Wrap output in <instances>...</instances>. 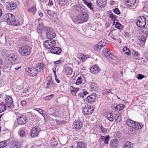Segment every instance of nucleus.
Returning a JSON list of instances; mask_svg holds the SVG:
<instances>
[{"label":"nucleus","mask_w":148,"mask_h":148,"mask_svg":"<svg viewBox=\"0 0 148 148\" xmlns=\"http://www.w3.org/2000/svg\"><path fill=\"white\" fill-rule=\"evenodd\" d=\"M32 48L30 46L24 45L21 46L18 48V53L22 56L27 57L30 55L31 53Z\"/></svg>","instance_id":"1"},{"label":"nucleus","mask_w":148,"mask_h":148,"mask_svg":"<svg viewBox=\"0 0 148 148\" xmlns=\"http://www.w3.org/2000/svg\"><path fill=\"white\" fill-rule=\"evenodd\" d=\"M88 19V15L86 12H83L80 13L77 16V23H82L86 22Z\"/></svg>","instance_id":"2"},{"label":"nucleus","mask_w":148,"mask_h":148,"mask_svg":"<svg viewBox=\"0 0 148 148\" xmlns=\"http://www.w3.org/2000/svg\"><path fill=\"white\" fill-rule=\"evenodd\" d=\"M103 53L106 57L111 62L115 63L116 61V58L112 53L108 51V49L103 50Z\"/></svg>","instance_id":"3"},{"label":"nucleus","mask_w":148,"mask_h":148,"mask_svg":"<svg viewBox=\"0 0 148 148\" xmlns=\"http://www.w3.org/2000/svg\"><path fill=\"white\" fill-rule=\"evenodd\" d=\"M3 20L8 25H12L14 23V16L11 14H7L4 15Z\"/></svg>","instance_id":"4"},{"label":"nucleus","mask_w":148,"mask_h":148,"mask_svg":"<svg viewBox=\"0 0 148 148\" xmlns=\"http://www.w3.org/2000/svg\"><path fill=\"white\" fill-rule=\"evenodd\" d=\"M45 32L46 34L47 37L48 39H51L56 36V34L54 30L51 27H46L45 29Z\"/></svg>","instance_id":"5"},{"label":"nucleus","mask_w":148,"mask_h":148,"mask_svg":"<svg viewBox=\"0 0 148 148\" xmlns=\"http://www.w3.org/2000/svg\"><path fill=\"white\" fill-rule=\"evenodd\" d=\"M7 60L9 64H15L18 61L17 56L15 53H10L8 56Z\"/></svg>","instance_id":"6"},{"label":"nucleus","mask_w":148,"mask_h":148,"mask_svg":"<svg viewBox=\"0 0 148 148\" xmlns=\"http://www.w3.org/2000/svg\"><path fill=\"white\" fill-rule=\"evenodd\" d=\"M56 45V41L54 40L50 39L46 40L44 42V47L47 49H51Z\"/></svg>","instance_id":"7"},{"label":"nucleus","mask_w":148,"mask_h":148,"mask_svg":"<svg viewBox=\"0 0 148 148\" xmlns=\"http://www.w3.org/2000/svg\"><path fill=\"white\" fill-rule=\"evenodd\" d=\"M146 20L145 18L143 16H140L137 20L136 23L139 27H145L146 24Z\"/></svg>","instance_id":"8"},{"label":"nucleus","mask_w":148,"mask_h":148,"mask_svg":"<svg viewBox=\"0 0 148 148\" xmlns=\"http://www.w3.org/2000/svg\"><path fill=\"white\" fill-rule=\"evenodd\" d=\"M27 118L25 115H21L18 116L17 119V122L19 125H23L27 123Z\"/></svg>","instance_id":"9"},{"label":"nucleus","mask_w":148,"mask_h":148,"mask_svg":"<svg viewBox=\"0 0 148 148\" xmlns=\"http://www.w3.org/2000/svg\"><path fill=\"white\" fill-rule=\"evenodd\" d=\"M73 129L76 130H78L82 127L83 123L79 120L76 121L73 123Z\"/></svg>","instance_id":"10"},{"label":"nucleus","mask_w":148,"mask_h":148,"mask_svg":"<svg viewBox=\"0 0 148 148\" xmlns=\"http://www.w3.org/2000/svg\"><path fill=\"white\" fill-rule=\"evenodd\" d=\"M40 131V129L38 126L33 127L31 131V136L33 137L37 136Z\"/></svg>","instance_id":"11"},{"label":"nucleus","mask_w":148,"mask_h":148,"mask_svg":"<svg viewBox=\"0 0 148 148\" xmlns=\"http://www.w3.org/2000/svg\"><path fill=\"white\" fill-rule=\"evenodd\" d=\"M83 111L85 114L90 115L93 112L94 110L93 107H91L89 105H86L84 107Z\"/></svg>","instance_id":"12"},{"label":"nucleus","mask_w":148,"mask_h":148,"mask_svg":"<svg viewBox=\"0 0 148 148\" xmlns=\"http://www.w3.org/2000/svg\"><path fill=\"white\" fill-rule=\"evenodd\" d=\"M5 102L8 105V107L12 108L13 107L14 104L12 98L10 96H8L5 99Z\"/></svg>","instance_id":"13"},{"label":"nucleus","mask_w":148,"mask_h":148,"mask_svg":"<svg viewBox=\"0 0 148 148\" xmlns=\"http://www.w3.org/2000/svg\"><path fill=\"white\" fill-rule=\"evenodd\" d=\"M27 71L30 76L34 77L36 76L38 73V70L33 67L28 68Z\"/></svg>","instance_id":"14"},{"label":"nucleus","mask_w":148,"mask_h":148,"mask_svg":"<svg viewBox=\"0 0 148 148\" xmlns=\"http://www.w3.org/2000/svg\"><path fill=\"white\" fill-rule=\"evenodd\" d=\"M96 97V94L93 93L87 96L86 99V101L89 103H92L95 101Z\"/></svg>","instance_id":"15"},{"label":"nucleus","mask_w":148,"mask_h":148,"mask_svg":"<svg viewBox=\"0 0 148 148\" xmlns=\"http://www.w3.org/2000/svg\"><path fill=\"white\" fill-rule=\"evenodd\" d=\"M105 42V40L100 41L95 47V49L97 51L100 50L106 45L107 43Z\"/></svg>","instance_id":"16"},{"label":"nucleus","mask_w":148,"mask_h":148,"mask_svg":"<svg viewBox=\"0 0 148 148\" xmlns=\"http://www.w3.org/2000/svg\"><path fill=\"white\" fill-rule=\"evenodd\" d=\"M90 71L92 73L96 74L98 73L100 69L97 65H95L90 68Z\"/></svg>","instance_id":"17"},{"label":"nucleus","mask_w":148,"mask_h":148,"mask_svg":"<svg viewBox=\"0 0 148 148\" xmlns=\"http://www.w3.org/2000/svg\"><path fill=\"white\" fill-rule=\"evenodd\" d=\"M124 104H121L118 105L114 104L112 107V109L114 110L120 111L124 109Z\"/></svg>","instance_id":"18"},{"label":"nucleus","mask_w":148,"mask_h":148,"mask_svg":"<svg viewBox=\"0 0 148 148\" xmlns=\"http://www.w3.org/2000/svg\"><path fill=\"white\" fill-rule=\"evenodd\" d=\"M136 3V0H125L126 6L128 8L133 7Z\"/></svg>","instance_id":"19"},{"label":"nucleus","mask_w":148,"mask_h":148,"mask_svg":"<svg viewBox=\"0 0 148 148\" xmlns=\"http://www.w3.org/2000/svg\"><path fill=\"white\" fill-rule=\"evenodd\" d=\"M62 50L59 47H55L52 48L50 50V52L55 54H59L61 53Z\"/></svg>","instance_id":"20"},{"label":"nucleus","mask_w":148,"mask_h":148,"mask_svg":"<svg viewBox=\"0 0 148 148\" xmlns=\"http://www.w3.org/2000/svg\"><path fill=\"white\" fill-rule=\"evenodd\" d=\"M97 4L100 7H104L107 3V0H97Z\"/></svg>","instance_id":"21"},{"label":"nucleus","mask_w":148,"mask_h":148,"mask_svg":"<svg viewBox=\"0 0 148 148\" xmlns=\"http://www.w3.org/2000/svg\"><path fill=\"white\" fill-rule=\"evenodd\" d=\"M64 71L66 74L68 75H70L72 74L73 71L72 69L68 66H65Z\"/></svg>","instance_id":"22"},{"label":"nucleus","mask_w":148,"mask_h":148,"mask_svg":"<svg viewBox=\"0 0 148 148\" xmlns=\"http://www.w3.org/2000/svg\"><path fill=\"white\" fill-rule=\"evenodd\" d=\"M17 7V5L14 3L10 2L9 3L7 9L9 10H12L15 9Z\"/></svg>","instance_id":"23"},{"label":"nucleus","mask_w":148,"mask_h":148,"mask_svg":"<svg viewBox=\"0 0 148 148\" xmlns=\"http://www.w3.org/2000/svg\"><path fill=\"white\" fill-rule=\"evenodd\" d=\"M47 13L48 15L50 17L53 19V18H55V17L56 18L57 16V14L54 13L53 11L52 10H47Z\"/></svg>","instance_id":"24"},{"label":"nucleus","mask_w":148,"mask_h":148,"mask_svg":"<svg viewBox=\"0 0 148 148\" xmlns=\"http://www.w3.org/2000/svg\"><path fill=\"white\" fill-rule=\"evenodd\" d=\"M98 86L97 84L94 82L91 83L90 86V90L91 91H97L98 89Z\"/></svg>","instance_id":"25"},{"label":"nucleus","mask_w":148,"mask_h":148,"mask_svg":"<svg viewBox=\"0 0 148 148\" xmlns=\"http://www.w3.org/2000/svg\"><path fill=\"white\" fill-rule=\"evenodd\" d=\"M46 28V27H44L43 24H39L37 27V29L36 30L37 32L39 33H41L42 31L44 29L45 31V29Z\"/></svg>","instance_id":"26"},{"label":"nucleus","mask_w":148,"mask_h":148,"mask_svg":"<svg viewBox=\"0 0 148 148\" xmlns=\"http://www.w3.org/2000/svg\"><path fill=\"white\" fill-rule=\"evenodd\" d=\"M6 106L4 102L0 103V113L5 111L6 109Z\"/></svg>","instance_id":"27"},{"label":"nucleus","mask_w":148,"mask_h":148,"mask_svg":"<svg viewBox=\"0 0 148 148\" xmlns=\"http://www.w3.org/2000/svg\"><path fill=\"white\" fill-rule=\"evenodd\" d=\"M12 148H21L22 144L16 141H14L12 143Z\"/></svg>","instance_id":"28"},{"label":"nucleus","mask_w":148,"mask_h":148,"mask_svg":"<svg viewBox=\"0 0 148 148\" xmlns=\"http://www.w3.org/2000/svg\"><path fill=\"white\" fill-rule=\"evenodd\" d=\"M146 39L145 36L144 35H142L141 36L140 38L139 39V42L141 46L144 45L145 43Z\"/></svg>","instance_id":"29"},{"label":"nucleus","mask_w":148,"mask_h":148,"mask_svg":"<svg viewBox=\"0 0 148 148\" xmlns=\"http://www.w3.org/2000/svg\"><path fill=\"white\" fill-rule=\"evenodd\" d=\"M110 137L109 136H101L100 139L101 140L103 141L104 140V143L105 144H108V142L109 140Z\"/></svg>","instance_id":"30"},{"label":"nucleus","mask_w":148,"mask_h":148,"mask_svg":"<svg viewBox=\"0 0 148 148\" xmlns=\"http://www.w3.org/2000/svg\"><path fill=\"white\" fill-rule=\"evenodd\" d=\"M123 148H134L133 144L130 142H127L124 144Z\"/></svg>","instance_id":"31"},{"label":"nucleus","mask_w":148,"mask_h":148,"mask_svg":"<svg viewBox=\"0 0 148 148\" xmlns=\"http://www.w3.org/2000/svg\"><path fill=\"white\" fill-rule=\"evenodd\" d=\"M86 144L83 142H78L77 143V146L76 148H86Z\"/></svg>","instance_id":"32"},{"label":"nucleus","mask_w":148,"mask_h":148,"mask_svg":"<svg viewBox=\"0 0 148 148\" xmlns=\"http://www.w3.org/2000/svg\"><path fill=\"white\" fill-rule=\"evenodd\" d=\"M84 4L89 8L90 10H92L93 8V5L91 2H89L86 0H84Z\"/></svg>","instance_id":"33"},{"label":"nucleus","mask_w":148,"mask_h":148,"mask_svg":"<svg viewBox=\"0 0 148 148\" xmlns=\"http://www.w3.org/2000/svg\"><path fill=\"white\" fill-rule=\"evenodd\" d=\"M135 121H134L130 119L127 120L126 121V124L130 127H134Z\"/></svg>","instance_id":"34"},{"label":"nucleus","mask_w":148,"mask_h":148,"mask_svg":"<svg viewBox=\"0 0 148 148\" xmlns=\"http://www.w3.org/2000/svg\"><path fill=\"white\" fill-rule=\"evenodd\" d=\"M143 126L142 124L135 122L134 127L136 130L141 129Z\"/></svg>","instance_id":"35"},{"label":"nucleus","mask_w":148,"mask_h":148,"mask_svg":"<svg viewBox=\"0 0 148 148\" xmlns=\"http://www.w3.org/2000/svg\"><path fill=\"white\" fill-rule=\"evenodd\" d=\"M27 131L25 129H21L19 132V135L21 137H25L26 136Z\"/></svg>","instance_id":"36"},{"label":"nucleus","mask_w":148,"mask_h":148,"mask_svg":"<svg viewBox=\"0 0 148 148\" xmlns=\"http://www.w3.org/2000/svg\"><path fill=\"white\" fill-rule=\"evenodd\" d=\"M57 3L60 5L64 6L67 3L66 0H58Z\"/></svg>","instance_id":"37"},{"label":"nucleus","mask_w":148,"mask_h":148,"mask_svg":"<svg viewBox=\"0 0 148 148\" xmlns=\"http://www.w3.org/2000/svg\"><path fill=\"white\" fill-rule=\"evenodd\" d=\"M44 66V64L42 63H40L39 64H38L36 66V70L38 71H40L43 70Z\"/></svg>","instance_id":"38"},{"label":"nucleus","mask_w":148,"mask_h":148,"mask_svg":"<svg viewBox=\"0 0 148 148\" xmlns=\"http://www.w3.org/2000/svg\"><path fill=\"white\" fill-rule=\"evenodd\" d=\"M99 128L101 132L104 133H106L108 132V129L104 128L101 125H99Z\"/></svg>","instance_id":"39"},{"label":"nucleus","mask_w":148,"mask_h":148,"mask_svg":"<svg viewBox=\"0 0 148 148\" xmlns=\"http://www.w3.org/2000/svg\"><path fill=\"white\" fill-rule=\"evenodd\" d=\"M107 119L110 121H112L113 120V115L112 113H109L107 114L106 116Z\"/></svg>","instance_id":"40"},{"label":"nucleus","mask_w":148,"mask_h":148,"mask_svg":"<svg viewBox=\"0 0 148 148\" xmlns=\"http://www.w3.org/2000/svg\"><path fill=\"white\" fill-rule=\"evenodd\" d=\"M53 84V83H45L44 86L46 89L50 88Z\"/></svg>","instance_id":"41"},{"label":"nucleus","mask_w":148,"mask_h":148,"mask_svg":"<svg viewBox=\"0 0 148 148\" xmlns=\"http://www.w3.org/2000/svg\"><path fill=\"white\" fill-rule=\"evenodd\" d=\"M36 11V8L35 6H33L28 10L29 12L33 14H34L35 13Z\"/></svg>","instance_id":"42"},{"label":"nucleus","mask_w":148,"mask_h":148,"mask_svg":"<svg viewBox=\"0 0 148 148\" xmlns=\"http://www.w3.org/2000/svg\"><path fill=\"white\" fill-rule=\"evenodd\" d=\"M78 58L82 62H84L86 60L87 58L84 55L81 54L79 57Z\"/></svg>","instance_id":"43"},{"label":"nucleus","mask_w":148,"mask_h":148,"mask_svg":"<svg viewBox=\"0 0 148 148\" xmlns=\"http://www.w3.org/2000/svg\"><path fill=\"white\" fill-rule=\"evenodd\" d=\"M50 145L52 147H55L58 145V142L56 141L51 140L50 141Z\"/></svg>","instance_id":"44"},{"label":"nucleus","mask_w":148,"mask_h":148,"mask_svg":"<svg viewBox=\"0 0 148 148\" xmlns=\"http://www.w3.org/2000/svg\"><path fill=\"white\" fill-rule=\"evenodd\" d=\"M115 119L117 122H119L121 120V117L120 115L118 114L115 115Z\"/></svg>","instance_id":"45"},{"label":"nucleus","mask_w":148,"mask_h":148,"mask_svg":"<svg viewBox=\"0 0 148 148\" xmlns=\"http://www.w3.org/2000/svg\"><path fill=\"white\" fill-rule=\"evenodd\" d=\"M7 145V143L5 141H3L0 142V148H2L6 147Z\"/></svg>","instance_id":"46"},{"label":"nucleus","mask_w":148,"mask_h":148,"mask_svg":"<svg viewBox=\"0 0 148 148\" xmlns=\"http://www.w3.org/2000/svg\"><path fill=\"white\" fill-rule=\"evenodd\" d=\"M110 17L113 21L116 20L117 18V16L113 14H110Z\"/></svg>","instance_id":"47"},{"label":"nucleus","mask_w":148,"mask_h":148,"mask_svg":"<svg viewBox=\"0 0 148 148\" xmlns=\"http://www.w3.org/2000/svg\"><path fill=\"white\" fill-rule=\"evenodd\" d=\"M54 96V95L53 94H52L46 96V97L44 98V99L46 100H49L51 99Z\"/></svg>","instance_id":"48"},{"label":"nucleus","mask_w":148,"mask_h":148,"mask_svg":"<svg viewBox=\"0 0 148 148\" xmlns=\"http://www.w3.org/2000/svg\"><path fill=\"white\" fill-rule=\"evenodd\" d=\"M79 88H74V89L71 90V92L72 94L74 95H75L77 91L79 90Z\"/></svg>","instance_id":"49"},{"label":"nucleus","mask_w":148,"mask_h":148,"mask_svg":"<svg viewBox=\"0 0 148 148\" xmlns=\"http://www.w3.org/2000/svg\"><path fill=\"white\" fill-rule=\"evenodd\" d=\"M110 93H112L110 89H106L103 92V95L108 94Z\"/></svg>","instance_id":"50"},{"label":"nucleus","mask_w":148,"mask_h":148,"mask_svg":"<svg viewBox=\"0 0 148 148\" xmlns=\"http://www.w3.org/2000/svg\"><path fill=\"white\" fill-rule=\"evenodd\" d=\"M145 77V76L144 75L140 74H139L137 76L136 78L138 79H142Z\"/></svg>","instance_id":"51"},{"label":"nucleus","mask_w":148,"mask_h":148,"mask_svg":"<svg viewBox=\"0 0 148 148\" xmlns=\"http://www.w3.org/2000/svg\"><path fill=\"white\" fill-rule=\"evenodd\" d=\"M113 79L116 81H117L119 79V77L116 73H114L113 77Z\"/></svg>","instance_id":"52"},{"label":"nucleus","mask_w":148,"mask_h":148,"mask_svg":"<svg viewBox=\"0 0 148 148\" xmlns=\"http://www.w3.org/2000/svg\"><path fill=\"white\" fill-rule=\"evenodd\" d=\"M46 83H53V81L52 80L51 77L50 76H48L46 79Z\"/></svg>","instance_id":"53"},{"label":"nucleus","mask_w":148,"mask_h":148,"mask_svg":"<svg viewBox=\"0 0 148 148\" xmlns=\"http://www.w3.org/2000/svg\"><path fill=\"white\" fill-rule=\"evenodd\" d=\"M82 83V79L81 77H79L77 79L76 82V84L77 85H79Z\"/></svg>","instance_id":"54"},{"label":"nucleus","mask_w":148,"mask_h":148,"mask_svg":"<svg viewBox=\"0 0 148 148\" xmlns=\"http://www.w3.org/2000/svg\"><path fill=\"white\" fill-rule=\"evenodd\" d=\"M114 12L117 15H119L120 14V12L118 8H115L114 9Z\"/></svg>","instance_id":"55"},{"label":"nucleus","mask_w":148,"mask_h":148,"mask_svg":"<svg viewBox=\"0 0 148 148\" xmlns=\"http://www.w3.org/2000/svg\"><path fill=\"white\" fill-rule=\"evenodd\" d=\"M115 26L117 29H120L121 27V25L119 23L116 22L115 24Z\"/></svg>","instance_id":"56"},{"label":"nucleus","mask_w":148,"mask_h":148,"mask_svg":"<svg viewBox=\"0 0 148 148\" xmlns=\"http://www.w3.org/2000/svg\"><path fill=\"white\" fill-rule=\"evenodd\" d=\"M136 129H135L134 127H131L130 128L129 130L131 132V134H134L135 133Z\"/></svg>","instance_id":"57"},{"label":"nucleus","mask_w":148,"mask_h":148,"mask_svg":"<svg viewBox=\"0 0 148 148\" xmlns=\"http://www.w3.org/2000/svg\"><path fill=\"white\" fill-rule=\"evenodd\" d=\"M55 65L56 66H58L59 65L61 64V61L59 60L54 62Z\"/></svg>","instance_id":"58"},{"label":"nucleus","mask_w":148,"mask_h":148,"mask_svg":"<svg viewBox=\"0 0 148 148\" xmlns=\"http://www.w3.org/2000/svg\"><path fill=\"white\" fill-rule=\"evenodd\" d=\"M132 53L134 56H137L138 55V52L137 51L134 50L132 51Z\"/></svg>","instance_id":"59"},{"label":"nucleus","mask_w":148,"mask_h":148,"mask_svg":"<svg viewBox=\"0 0 148 148\" xmlns=\"http://www.w3.org/2000/svg\"><path fill=\"white\" fill-rule=\"evenodd\" d=\"M14 23L12 25L14 26L18 25L20 24L19 21H15V19L14 20Z\"/></svg>","instance_id":"60"},{"label":"nucleus","mask_w":148,"mask_h":148,"mask_svg":"<svg viewBox=\"0 0 148 148\" xmlns=\"http://www.w3.org/2000/svg\"><path fill=\"white\" fill-rule=\"evenodd\" d=\"M43 112L44 111L42 109H40L38 112L44 116H45V114L43 113Z\"/></svg>","instance_id":"61"},{"label":"nucleus","mask_w":148,"mask_h":148,"mask_svg":"<svg viewBox=\"0 0 148 148\" xmlns=\"http://www.w3.org/2000/svg\"><path fill=\"white\" fill-rule=\"evenodd\" d=\"M84 94H83V92L79 93L78 95V96H79V97H80L81 98H82L84 97Z\"/></svg>","instance_id":"62"},{"label":"nucleus","mask_w":148,"mask_h":148,"mask_svg":"<svg viewBox=\"0 0 148 148\" xmlns=\"http://www.w3.org/2000/svg\"><path fill=\"white\" fill-rule=\"evenodd\" d=\"M21 104L23 106H25L26 104V102L25 100H23L21 102Z\"/></svg>","instance_id":"63"},{"label":"nucleus","mask_w":148,"mask_h":148,"mask_svg":"<svg viewBox=\"0 0 148 148\" xmlns=\"http://www.w3.org/2000/svg\"><path fill=\"white\" fill-rule=\"evenodd\" d=\"M29 88H27H27H25V90L24 91H23V93H27L28 91H29Z\"/></svg>","instance_id":"64"}]
</instances>
